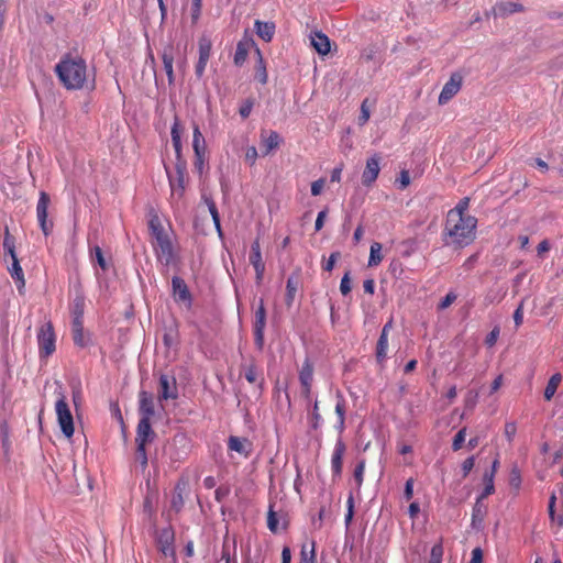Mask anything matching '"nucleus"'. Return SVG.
Returning <instances> with one entry per match:
<instances>
[{"label":"nucleus","mask_w":563,"mask_h":563,"mask_svg":"<svg viewBox=\"0 0 563 563\" xmlns=\"http://www.w3.org/2000/svg\"><path fill=\"white\" fill-rule=\"evenodd\" d=\"M280 144V136L276 131H269L267 135L263 132L261 134L262 154L268 155L273 150L277 148Z\"/></svg>","instance_id":"aec40b11"},{"label":"nucleus","mask_w":563,"mask_h":563,"mask_svg":"<svg viewBox=\"0 0 563 563\" xmlns=\"http://www.w3.org/2000/svg\"><path fill=\"white\" fill-rule=\"evenodd\" d=\"M55 73L68 90H78L87 80V64L79 55L65 54L55 65Z\"/></svg>","instance_id":"f03ea898"},{"label":"nucleus","mask_w":563,"mask_h":563,"mask_svg":"<svg viewBox=\"0 0 563 563\" xmlns=\"http://www.w3.org/2000/svg\"><path fill=\"white\" fill-rule=\"evenodd\" d=\"M55 411L63 434L68 439L71 438L75 431L74 419L64 394H59L55 402Z\"/></svg>","instance_id":"423d86ee"},{"label":"nucleus","mask_w":563,"mask_h":563,"mask_svg":"<svg viewBox=\"0 0 563 563\" xmlns=\"http://www.w3.org/2000/svg\"><path fill=\"white\" fill-rule=\"evenodd\" d=\"M249 260L255 271L256 284L260 285L264 277L265 263L262 257L261 245H260L258 239H256L251 245V253H250Z\"/></svg>","instance_id":"9b49d317"},{"label":"nucleus","mask_w":563,"mask_h":563,"mask_svg":"<svg viewBox=\"0 0 563 563\" xmlns=\"http://www.w3.org/2000/svg\"><path fill=\"white\" fill-rule=\"evenodd\" d=\"M514 321L516 324V328H519L523 322V301L519 303L517 309L514 312Z\"/></svg>","instance_id":"e2e57ef3"},{"label":"nucleus","mask_w":563,"mask_h":563,"mask_svg":"<svg viewBox=\"0 0 563 563\" xmlns=\"http://www.w3.org/2000/svg\"><path fill=\"white\" fill-rule=\"evenodd\" d=\"M172 140L181 139V126L178 117H175L172 130H170Z\"/></svg>","instance_id":"680f3d73"},{"label":"nucleus","mask_w":563,"mask_h":563,"mask_svg":"<svg viewBox=\"0 0 563 563\" xmlns=\"http://www.w3.org/2000/svg\"><path fill=\"white\" fill-rule=\"evenodd\" d=\"M173 295L177 301L191 305L190 291L181 277L174 276L172 279Z\"/></svg>","instance_id":"dca6fc26"},{"label":"nucleus","mask_w":563,"mask_h":563,"mask_svg":"<svg viewBox=\"0 0 563 563\" xmlns=\"http://www.w3.org/2000/svg\"><path fill=\"white\" fill-rule=\"evenodd\" d=\"M299 380L302 387V394L308 397L311 391V384L313 380V365L308 357L302 363L299 372Z\"/></svg>","instance_id":"2eb2a0df"},{"label":"nucleus","mask_w":563,"mask_h":563,"mask_svg":"<svg viewBox=\"0 0 563 563\" xmlns=\"http://www.w3.org/2000/svg\"><path fill=\"white\" fill-rule=\"evenodd\" d=\"M255 104L254 98H247L240 104L239 113L242 119H247L253 110Z\"/></svg>","instance_id":"37998d69"},{"label":"nucleus","mask_w":563,"mask_h":563,"mask_svg":"<svg viewBox=\"0 0 563 563\" xmlns=\"http://www.w3.org/2000/svg\"><path fill=\"white\" fill-rule=\"evenodd\" d=\"M497 14L500 16H507L517 12H523L525 7L518 2H500L496 5Z\"/></svg>","instance_id":"c85d7f7f"},{"label":"nucleus","mask_w":563,"mask_h":563,"mask_svg":"<svg viewBox=\"0 0 563 563\" xmlns=\"http://www.w3.org/2000/svg\"><path fill=\"white\" fill-rule=\"evenodd\" d=\"M37 345L40 358H47L56 350V334L51 321L44 322L37 331Z\"/></svg>","instance_id":"39448f33"},{"label":"nucleus","mask_w":563,"mask_h":563,"mask_svg":"<svg viewBox=\"0 0 563 563\" xmlns=\"http://www.w3.org/2000/svg\"><path fill=\"white\" fill-rule=\"evenodd\" d=\"M310 43L320 55H327L331 49L329 37L320 31L310 34Z\"/></svg>","instance_id":"6ab92c4d"},{"label":"nucleus","mask_w":563,"mask_h":563,"mask_svg":"<svg viewBox=\"0 0 563 563\" xmlns=\"http://www.w3.org/2000/svg\"><path fill=\"white\" fill-rule=\"evenodd\" d=\"M346 508H347V511L345 514L344 522L347 528L351 525V522L353 520V516H354V497L352 494H350V496L347 497Z\"/></svg>","instance_id":"3c124183"},{"label":"nucleus","mask_w":563,"mask_h":563,"mask_svg":"<svg viewBox=\"0 0 563 563\" xmlns=\"http://www.w3.org/2000/svg\"><path fill=\"white\" fill-rule=\"evenodd\" d=\"M388 336L380 334L376 345V358L378 363L385 362L387 357Z\"/></svg>","instance_id":"473e14b6"},{"label":"nucleus","mask_w":563,"mask_h":563,"mask_svg":"<svg viewBox=\"0 0 563 563\" xmlns=\"http://www.w3.org/2000/svg\"><path fill=\"white\" fill-rule=\"evenodd\" d=\"M462 82L463 77L459 73H453L439 95V104H446L461 90Z\"/></svg>","instance_id":"9d476101"},{"label":"nucleus","mask_w":563,"mask_h":563,"mask_svg":"<svg viewBox=\"0 0 563 563\" xmlns=\"http://www.w3.org/2000/svg\"><path fill=\"white\" fill-rule=\"evenodd\" d=\"M443 552L444 550L441 542L434 544L431 548L429 563H442Z\"/></svg>","instance_id":"a18cd8bd"},{"label":"nucleus","mask_w":563,"mask_h":563,"mask_svg":"<svg viewBox=\"0 0 563 563\" xmlns=\"http://www.w3.org/2000/svg\"><path fill=\"white\" fill-rule=\"evenodd\" d=\"M51 205V197L46 191H40L38 200L36 203V218L38 225L45 236H48L52 231L54 223L48 220V207Z\"/></svg>","instance_id":"0eeeda50"},{"label":"nucleus","mask_w":563,"mask_h":563,"mask_svg":"<svg viewBox=\"0 0 563 563\" xmlns=\"http://www.w3.org/2000/svg\"><path fill=\"white\" fill-rule=\"evenodd\" d=\"M208 62H209V59H207V58H199L198 57V62L195 65V74H196L197 78H202Z\"/></svg>","instance_id":"052dcab7"},{"label":"nucleus","mask_w":563,"mask_h":563,"mask_svg":"<svg viewBox=\"0 0 563 563\" xmlns=\"http://www.w3.org/2000/svg\"><path fill=\"white\" fill-rule=\"evenodd\" d=\"M324 184H325V179L324 178H320L318 180H314L311 184V195L312 196H319L322 192V190H323Z\"/></svg>","instance_id":"0e129e2a"},{"label":"nucleus","mask_w":563,"mask_h":563,"mask_svg":"<svg viewBox=\"0 0 563 563\" xmlns=\"http://www.w3.org/2000/svg\"><path fill=\"white\" fill-rule=\"evenodd\" d=\"M85 311V298L82 296H77L70 306V312L73 318H84Z\"/></svg>","instance_id":"c9c22d12"},{"label":"nucleus","mask_w":563,"mask_h":563,"mask_svg":"<svg viewBox=\"0 0 563 563\" xmlns=\"http://www.w3.org/2000/svg\"><path fill=\"white\" fill-rule=\"evenodd\" d=\"M192 148L195 155L207 154V143L197 124L192 129Z\"/></svg>","instance_id":"cd10ccee"},{"label":"nucleus","mask_w":563,"mask_h":563,"mask_svg":"<svg viewBox=\"0 0 563 563\" xmlns=\"http://www.w3.org/2000/svg\"><path fill=\"white\" fill-rule=\"evenodd\" d=\"M8 272L15 282L16 288L21 294L25 287V278L19 258H14V261L11 262V266L8 267Z\"/></svg>","instance_id":"b1692460"},{"label":"nucleus","mask_w":563,"mask_h":563,"mask_svg":"<svg viewBox=\"0 0 563 563\" xmlns=\"http://www.w3.org/2000/svg\"><path fill=\"white\" fill-rule=\"evenodd\" d=\"M170 187V198L180 200L186 190L187 163L176 162L174 172L165 167Z\"/></svg>","instance_id":"20e7f679"},{"label":"nucleus","mask_w":563,"mask_h":563,"mask_svg":"<svg viewBox=\"0 0 563 563\" xmlns=\"http://www.w3.org/2000/svg\"><path fill=\"white\" fill-rule=\"evenodd\" d=\"M253 44L254 42L251 38L241 40L238 43L234 54V64L236 66H242L245 63L249 55V49Z\"/></svg>","instance_id":"a878e982"},{"label":"nucleus","mask_w":563,"mask_h":563,"mask_svg":"<svg viewBox=\"0 0 563 563\" xmlns=\"http://www.w3.org/2000/svg\"><path fill=\"white\" fill-rule=\"evenodd\" d=\"M257 150L255 146H250L245 152V159L253 165L257 158Z\"/></svg>","instance_id":"338daca9"},{"label":"nucleus","mask_w":563,"mask_h":563,"mask_svg":"<svg viewBox=\"0 0 563 563\" xmlns=\"http://www.w3.org/2000/svg\"><path fill=\"white\" fill-rule=\"evenodd\" d=\"M346 451V445L342 439L335 442L332 456H331V470L333 479H338L342 475L343 471V457Z\"/></svg>","instance_id":"f8f14e48"},{"label":"nucleus","mask_w":563,"mask_h":563,"mask_svg":"<svg viewBox=\"0 0 563 563\" xmlns=\"http://www.w3.org/2000/svg\"><path fill=\"white\" fill-rule=\"evenodd\" d=\"M265 327H266V310H265V306H264V300L260 299V303L255 311L254 322H253L254 343L258 350H262L264 346Z\"/></svg>","instance_id":"6e6552de"},{"label":"nucleus","mask_w":563,"mask_h":563,"mask_svg":"<svg viewBox=\"0 0 563 563\" xmlns=\"http://www.w3.org/2000/svg\"><path fill=\"white\" fill-rule=\"evenodd\" d=\"M468 207H470V198L468 197H464L463 199H461L457 202V205L454 208L450 209L446 214H449V216H456V217H459V216H470L467 213Z\"/></svg>","instance_id":"f704fd0d"},{"label":"nucleus","mask_w":563,"mask_h":563,"mask_svg":"<svg viewBox=\"0 0 563 563\" xmlns=\"http://www.w3.org/2000/svg\"><path fill=\"white\" fill-rule=\"evenodd\" d=\"M484 483H485V487H484L483 493L479 496V499H484V498L488 497L489 495L494 494V492H495L494 473L486 472L484 474Z\"/></svg>","instance_id":"a19ab883"},{"label":"nucleus","mask_w":563,"mask_h":563,"mask_svg":"<svg viewBox=\"0 0 563 563\" xmlns=\"http://www.w3.org/2000/svg\"><path fill=\"white\" fill-rule=\"evenodd\" d=\"M456 300V295L454 292H449L439 303V309H445L450 307Z\"/></svg>","instance_id":"69168bd1"},{"label":"nucleus","mask_w":563,"mask_h":563,"mask_svg":"<svg viewBox=\"0 0 563 563\" xmlns=\"http://www.w3.org/2000/svg\"><path fill=\"white\" fill-rule=\"evenodd\" d=\"M170 506L176 512H179L184 507L183 489L179 487V485L175 487V493L173 495Z\"/></svg>","instance_id":"79ce46f5"},{"label":"nucleus","mask_w":563,"mask_h":563,"mask_svg":"<svg viewBox=\"0 0 563 563\" xmlns=\"http://www.w3.org/2000/svg\"><path fill=\"white\" fill-rule=\"evenodd\" d=\"M379 163L380 156L378 154H374L366 161V166L362 174V183L364 186L369 187L376 181L380 172Z\"/></svg>","instance_id":"ddd939ff"},{"label":"nucleus","mask_w":563,"mask_h":563,"mask_svg":"<svg viewBox=\"0 0 563 563\" xmlns=\"http://www.w3.org/2000/svg\"><path fill=\"white\" fill-rule=\"evenodd\" d=\"M146 445L147 444L136 443V450H135V460H136V462L140 463L143 471L147 467V464H148Z\"/></svg>","instance_id":"58836bf2"},{"label":"nucleus","mask_w":563,"mask_h":563,"mask_svg":"<svg viewBox=\"0 0 563 563\" xmlns=\"http://www.w3.org/2000/svg\"><path fill=\"white\" fill-rule=\"evenodd\" d=\"M340 255H341L340 252L331 253L328 261L322 265V268L325 272H331L334 268V265H335L338 258L340 257Z\"/></svg>","instance_id":"bf43d9fd"},{"label":"nucleus","mask_w":563,"mask_h":563,"mask_svg":"<svg viewBox=\"0 0 563 563\" xmlns=\"http://www.w3.org/2000/svg\"><path fill=\"white\" fill-rule=\"evenodd\" d=\"M148 230L152 236V246L157 261L169 266L175 261V252L172 239L165 230L157 213H152L148 220Z\"/></svg>","instance_id":"7ed1b4c3"},{"label":"nucleus","mask_w":563,"mask_h":563,"mask_svg":"<svg viewBox=\"0 0 563 563\" xmlns=\"http://www.w3.org/2000/svg\"><path fill=\"white\" fill-rule=\"evenodd\" d=\"M256 34L265 42H271L275 34V24L273 22L255 21Z\"/></svg>","instance_id":"bb28decb"},{"label":"nucleus","mask_w":563,"mask_h":563,"mask_svg":"<svg viewBox=\"0 0 563 563\" xmlns=\"http://www.w3.org/2000/svg\"><path fill=\"white\" fill-rule=\"evenodd\" d=\"M299 563H316L314 542L311 543L310 549L306 544L301 547Z\"/></svg>","instance_id":"e433bc0d"},{"label":"nucleus","mask_w":563,"mask_h":563,"mask_svg":"<svg viewBox=\"0 0 563 563\" xmlns=\"http://www.w3.org/2000/svg\"><path fill=\"white\" fill-rule=\"evenodd\" d=\"M207 205H208L210 214L212 217V220L214 222L216 229L219 232V234H221L220 217H219L217 206H216L214 201H212V200H207Z\"/></svg>","instance_id":"09e8293b"},{"label":"nucleus","mask_w":563,"mask_h":563,"mask_svg":"<svg viewBox=\"0 0 563 563\" xmlns=\"http://www.w3.org/2000/svg\"><path fill=\"white\" fill-rule=\"evenodd\" d=\"M230 487L225 485L219 486L214 492V498L217 501H223L230 495Z\"/></svg>","instance_id":"4d7b16f0"},{"label":"nucleus","mask_w":563,"mask_h":563,"mask_svg":"<svg viewBox=\"0 0 563 563\" xmlns=\"http://www.w3.org/2000/svg\"><path fill=\"white\" fill-rule=\"evenodd\" d=\"M336 415V422L334 428L342 433L345 429V412H346V401L341 393L336 394V404L334 408Z\"/></svg>","instance_id":"412c9836"},{"label":"nucleus","mask_w":563,"mask_h":563,"mask_svg":"<svg viewBox=\"0 0 563 563\" xmlns=\"http://www.w3.org/2000/svg\"><path fill=\"white\" fill-rule=\"evenodd\" d=\"M202 9V0H191L190 16L191 23L195 25L198 23Z\"/></svg>","instance_id":"49530a36"},{"label":"nucleus","mask_w":563,"mask_h":563,"mask_svg":"<svg viewBox=\"0 0 563 563\" xmlns=\"http://www.w3.org/2000/svg\"><path fill=\"white\" fill-rule=\"evenodd\" d=\"M155 433L152 429L151 420L141 418L136 428L135 443L147 444L153 441Z\"/></svg>","instance_id":"f3484780"},{"label":"nucleus","mask_w":563,"mask_h":563,"mask_svg":"<svg viewBox=\"0 0 563 563\" xmlns=\"http://www.w3.org/2000/svg\"><path fill=\"white\" fill-rule=\"evenodd\" d=\"M300 284V276L299 274H292L288 277L287 284H286V297L285 302L287 307H291L296 297V294L298 291Z\"/></svg>","instance_id":"393cba45"},{"label":"nucleus","mask_w":563,"mask_h":563,"mask_svg":"<svg viewBox=\"0 0 563 563\" xmlns=\"http://www.w3.org/2000/svg\"><path fill=\"white\" fill-rule=\"evenodd\" d=\"M503 298H504V294H501L498 290L490 289L487 291V294L484 297V303L487 307L495 302H499Z\"/></svg>","instance_id":"de8ad7c7"},{"label":"nucleus","mask_w":563,"mask_h":563,"mask_svg":"<svg viewBox=\"0 0 563 563\" xmlns=\"http://www.w3.org/2000/svg\"><path fill=\"white\" fill-rule=\"evenodd\" d=\"M91 257H92V261H96V263L100 266V268L106 272L109 269V264L108 262L106 261L104 256H103V252L101 250L100 246L98 245H95L92 249H91Z\"/></svg>","instance_id":"4c0bfd02"},{"label":"nucleus","mask_w":563,"mask_h":563,"mask_svg":"<svg viewBox=\"0 0 563 563\" xmlns=\"http://www.w3.org/2000/svg\"><path fill=\"white\" fill-rule=\"evenodd\" d=\"M504 434L509 443H511L517 434V424L514 421L505 423Z\"/></svg>","instance_id":"864d4df0"},{"label":"nucleus","mask_w":563,"mask_h":563,"mask_svg":"<svg viewBox=\"0 0 563 563\" xmlns=\"http://www.w3.org/2000/svg\"><path fill=\"white\" fill-rule=\"evenodd\" d=\"M466 437V428H462L455 435L452 442L453 451H459L462 449L463 443L465 442Z\"/></svg>","instance_id":"603ef678"},{"label":"nucleus","mask_w":563,"mask_h":563,"mask_svg":"<svg viewBox=\"0 0 563 563\" xmlns=\"http://www.w3.org/2000/svg\"><path fill=\"white\" fill-rule=\"evenodd\" d=\"M178 398V388L175 376L162 374L159 376L158 400H175Z\"/></svg>","instance_id":"1a4fd4ad"},{"label":"nucleus","mask_w":563,"mask_h":563,"mask_svg":"<svg viewBox=\"0 0 563 563\" xmlns=\"http://www.w3.org/2000/svg\"><path fill=\"white\" fill-rule=\"evenodd\" d=\"M212 41L208 35L202 34L198 40L199 58L209 59L211 56Z\"/></svg>","instance_id":"2f4dec72"},{"label":"nucleus","mask_w":563,"mask_h":563,"mask_svg":"<svg viewBox=\"0 0 563 563\" xmlns=\"http://www.w3.org/2000/svg\"><path fill=\"white\" fill-rule=\"evenodd\" d=\"M162 60L164 65V69L166 71L168 84L173 85L175 81V75H174V47L173 45H168L164 48L162 54Z\"/></svg>","instance_id":"5701e85b"},{"label":"nucleus","mask_w":563,"mask_h":563,"mask_svg":"<svg viewBox=\"0 0 563 563\" xmlns=\"http://www.w3.org/2000/svg\"><path fill=\"white\" fill-rule=\"evenodd\" d=\"M499 328L498 327H495L486 336L485 339V344L488 346V347H492L496 344L497 342V339L499 336Z\"/></svg>","instance_id":"13d9d810"},{"label":"nucleus","mask_w":563,"mask_h":563,"mask_svg":"<svg viewBox=\"0 0 563 563\" xmlns=\"http://www.w3.org/2000/svg\"><path fill=\"white\" fill-rule=\"evenodd\" d=\"M228 449L247 459L252 454L253 444L246 438L231 435L228 440Z\"/></svg>","instance_id":"4468645a"},{"label":"nucleus","mask_w":563,"mask_h":563,"mask_svg":"<svg viewBox=\"0 0 563 563\" xmlns=\"http://www.w3.org/2000/svg\"><path fill=\"white\" fill-rule=\"evenodd\" d=\"M380 252H382V244L378 242H373L371 245L368 266H377L382 262L383 256H382Z\"/></svg>","instance_id":"72a5a7b5"},{"label":"nucleus","mask_w":563,"mask_h":563,"mask_svg":"<svg viewBox=\"0 0 563 563\" xmlns=\"http://www.w3.org/2000/svg\"><path fill=\"white\" fill-rule=\"evenodd\" d=\"M242 368H243L244 377L250 384H255L260 388L263 387V384H264L263 373L258 369V367L256 366V364L254 362H251L247 365H243Z\"/></svg>","instance_id":"4be33fe9"},{"label":"nucleus","mask_w":563,"mask_h":563,"mask_svg":"<svg viewBox=\"0 0 563 563\" xmlns=\"http://www.w3.org/2000/svg\"><path fill=\"white\" fill-rule=\"evenodd\" d=\"M74 343L79 347H86L90 343V336L84 329L71 331Z\"/></svg>","instance_id":"ea45409f"},{"label":"nucleus","mask_w":563,"mask_h":563,"mask_svg":"<svg viewBox=\"0 0 563 563\" xmlns=\"http://www.w3.org/2000/svg\"><path fill=\"white\" fill-rule=\"evenodd\" d=\"M470 563H483V551L481 548H475L472 550V558Z\"/></svg>","instance_id":"774afa93"},{"label":"nucleus","mask_w":563,"mask_h":563,"mask_svg":"<svg viewBox=\"0 0 563 563\" xmlns=\"http://www.w3.org/2000/svg\"><path fill=\"white\" fill-rule=\"evenodd\" d=\"M352 286H351V277L350 272H346L340 283V291L343 296H346L351 292Z\"/></svg>","instance_id":"6e6d98bb"},{"label":"nucleus","mask_w":563,"mask_h":563,"mask_svg":"<svg viewBox=\"0 0 563 563\" xmlns=\"http://www.w3.org/2000/svg\"><path fill=\"white\" fill-rule=\"evenodd\" d=\"M368 99H365L361 104V114L358 117V124L364 125L369 120L371 113L367 106Z\"/></svg>","instance_id":"5fc2aeb1"},{"label":"nucleus","mask_w":563,"mask_h":563,"mask_svg":"<svg viewBox=\"0 0 563 563\" xmlns=\"http://www.w3.org/2000/svg\"><path fill=\"white\" fill-rule=\"evenodd\" d=\"M139 404L141 418H146V420H151L155 413L153 396L147 391H141L139 395Z\"/></svg>","instance_id":"a211bd4d"},{"label":"nucleus","mask_w":563,"mask_h":563,"mask_svg":"<svg viewBox=\"0 0 563 563\" xmlns=\"http://www.w3.org/2000/svg\"><path fill=\"white\" fill-rule=\"evenodd\" d=\"M477 219L474 216L446 214L443 227V241L445 245L462 249L476 238Z\"/></svg>","instance_id":"f257e3e1"},{"label":"nucleus","mask_w":563,"mask_h":563,"mask_svg":"<svg viewBox=\"0 0 563 563\" xmlns=\"http://www.w3.org/2000/svg\"><path fill=\"white\" fill-rule=\"evenodd\" d=\"M561 382L562 375L560 373H555L550 377L543 394L547 401H550L554 397Z\"/></svg>","instance_id":"7c9ffc66"},{"label":"nucleus","mask_w":563,"mask_h":563,"mask_svg":"<svg viewBox=\"0 0 563 563\" xmlns=\"http://www.w3.org/2000/svg\"><path fill=\"white\" fill-rule=\"evenodd\" d=\"M256 54H257V62L255 64L254 77L258 82H261L262 85H265L268 80L266 65H265L264 58L262 56V53L258 48L256 49Z\"/></svg>","instance_id":"c756f323"},{"label":"nucleus","mask_w":563,"mask_h":563,"mask_svg":"<svg viewBox=\"0 0 563 563\" xmlns=\"http://www.w3.org/2000/svg\"><path fill=\"white\" fill-rule=\"evenodd\" d=\"M267 527L273 533H276L278 530V518L272 505L269 506L267 514Z\"/></svg>","instance_id":"8fccbe9b"},{"label":"nucleus","mask_w":563,"mask_h":563,"mask_svg":"<svg viewBox=\"0 0 563 563\" xmlns=\"http://www.w3.org/2000/svg\"><path fill=\"white\" fill-rule=\"evenodd\" d=\"M364 472H365V460H361L355 468H354V473H353V476H354V481L356 483V487L357 488H361L362 484H363V481H364Z\"/></svg>","instance_id":"c03bdc74"}]
</instances>
